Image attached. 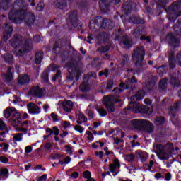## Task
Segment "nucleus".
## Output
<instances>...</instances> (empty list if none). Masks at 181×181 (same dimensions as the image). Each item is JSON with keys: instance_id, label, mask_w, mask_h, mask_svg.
Returning <instances> with one entry per match:
<instances>
[{"instance_id": "a19ab883", "label": "nucleus", "mask_w": 181, "mask_h": 181, "mask_svg": "<svg viewBox=\"0 0 181 181\" xmlns=\"http://www.w3.org/2000/svg\"><path fill=\"white\" fill-rule=\"evenodd\" d=\"M110 49H111V47L110 45H105L98 48V52L99 53H107V52H108Z\"/></svg>"}, {"instance_id": "2eb2a0df", "label": "nucleus", "mask_w": 181, "mask_h": 181, "mask_svg": "<svg viewBox=\"0 0 181 181\" xmlns=\"http://www.w3.org/2000/svg\"><path fill=\"white\" fill-rule=\"evenodd\" d=\"M27 108L30 114L35 115V114H39L40 112V108H39V106H37V105L33 103H28Z\"/></svg>"}, {"instance_id": "c9c22d12", "label": "nucleus", "mask_w": 181, "mask_h": 181, "mask_svg": "<svg viewBox=\"0 0 181 181\" xmlns=\"http://www.w3.org/2000/svg\"><path fill=\"white\" fill-rule=\"evenodd\" d=\"M167 86H168V78H164L160 81V83H159L160 90L163 91V90L166 89Z\"/></svg>"}, {"instance_id": "bb28decb", "label": "nucleus", "mask_w": 181, "mask_h": 181, "mask_svg": "<svg viewBox=\"0 0 181 181\" xmlns=\"http://www.w3.org/2000/svg\"><path fill=\"white\" fill-rule=\"evenodd\" d=\"M18 84L23 86L24 84H28L30 81V78L28 74H24L19 76L18 78Z\"/></svg>"}, {"instance_id": "5fc2aeb1", "label": "nucleus", "mask_w": 181, "mask_h": 181, "mask_svg": "<svg viewBox=\"0 0 181 181\" xmlns=\"http://www.w3.org/2000/svg\"><path fill=\"white\" fill-rule=\"evenodd\" d=\"M169 0H158V4H160L161 5V6H163V9H165L166 11V8H165V5H166V4H168Z\"/></svg>"}, {"instance_id": "6e6d98bb", "label": "nucleus", "mask_w": 181, "mask_h": 181, "mask_svg": "<svg viewBox=\"0 0 181 181\" xmlns=\"http://www.w3.org/2000/svg\"><path fill=\"white\" fill-rule=\"evenodd\" d=\"M43 8H45V4L42 2H40L37 6L36 9L40 12L41 11H43Z\"/></svg>"}, {"instance_id": "39448f33", "label": "nucleus", "mask_w": 181, "mask_h": 181, "mask_svg": "<svg viewBox=\"0 0 181 181\" xmlns=\"http://www.w3.org/2000/svg\"><path fill=\"white\" fill-rule=\"evenodd\" d=\"M153 148L154 152L157 153L158 158L162 159V160H168V159H169V153L175 149L173 144H167L164 146H162L161 144H155Z\"/></svg>"}, {"instance_id": "393cba45", "label": "nucleus", "mask_w": 181, "mask_h": 181, "mask_svg": "<svg viewBox=\"0 0 181 181\" xmlns=\"http://www.w3.org/2000/svg\"><path fill=\"white\" fill-rule=\"evenodd\" d=\"M101 28L112 29V28H114V23L109 19L103 18V22L101 23Z\"/></svg>"}, {"instance_id": "f704fd0d", "label": "nucleus", "mask_w": 181, "mask_h": 181, "mask_svg": "<svg viewBox=\"0 0 181 181\" xmlns=\"http://www.w3.org/2000/svg\"><path fill=\"white\" fill-rule=\"evenodd\" d=\"M42 60H43V52H38L35 54V64H40L42 63Z\"/></svg>"}, {"instance_id": "9b49d317", "label": "nucleus", "mask_w": 181, "mask_h": 181, "mask_svg": "<svg viewBox=\"0 0 181 181\" xmlns=\"http://www.w3.org/2000/svg\"><path fill=\"white\" fill-rule=\"evenodd\" d=\"M181 100H177L174 103L173 106L169 108V115H170L173 122H175V118L176 117V113L180 110Z\"/></svg>"}, {"instance_id": "69168bd1", "label": "nucleus", "mask_w": 181, "mask_h": 181, "mask_svg": "<svg viewBox=\"0 0 181 181\" xmlns=\"http://www.w3.org/2000/svg\"><path fill=\"white\" fill-rule=\"evenodd\" d=\"M33 40L35 43H39L40 42V35H36L33 37Z\"/></svg>"}, {"instance_id": "338daca9", "label": "nucleus", "mask_w": 181, "mask_h": 181, "mask_svg": "<svg viewBox=\"0 0 181 181\" xmlns=\"http://www.w3.org/2000/svg\"><path fill=\"white\" fill-rule=\"evenodd\" d=\"M57 115L54 114V113H52L51 114V117L53 119L54 122H57V121H59V119L57 118Z\"/></svg>"}, {"instance_id": "e2e57ef3", "label": "nucleus", "mask_w": 181, "mask_h": 181, "mask_svg": "<svg viewBox=\"0 0 181 181\" xmlns=\"http://www.w3.org/2000/svg\"><path fill=\"white\" fill-rule=\"evenodd\" d=\"M141 40H145L146 42H147L148 43H149V42H151V37H146L145 35H142L140 37Z\"/></svg>"}, {"instance_id": "ddd939ff", "label": "nucleus", "mask_w": 181, "mask_h": 181, "mask_svg": "<svg viewBox=\"0 0 181 181\" xmlns=\"http://www.w3.org/2000/svg\"><path fill=\"white\" fill-rule=\"evenodd\" d=\"M35 15H33L32 13H26L25 11L23 18L21 20L19 23H21L22 21H24L25 25H28V26H32V25L35 23Z\"/></svg>"}, {"instance_id": "b1692460", "label": "nucleus", "mask_w": 181, "mask_h": 181, "mask_svg": "<svg viewBox=\"0 0 181 181\" xmlns=\"http://www.w3.org/2000/svg\"><path fill=\"white\" fill-rule=\"evenodd\" d=\"M46 132L48 134V135L44 136V139H47V138H49V136H50L53 134L55 135V136H57V135H59V128H57V127H54L52 130L50 129V128H47Z\"/></svg>"}, {"instance_id": "cd10ccee", "label": "nucleus", "mask_w": 181, "mask_h": 181, "mask_svg": "<svg viewBox=\"0 0 181 181\" xmlns=\"http://www.w3.org/2000/svg\"><path fill=\"white\" fill-rule=\"evenodd\" d=\"M11 70H12V68L8 67L7 73L2 75V78L7 81V83L12 81V80L13 79V76H12V72L11 71Z\"/></svg>"}, {"instance_id": "f257e3e1", "label": "nucleus", "mask_w": 181, "mask_h": 181, "mask_svg": "<svg viewBox=\"0 0 181 181\" xmlns=\"http://www.w3.org/2000/svg\"><path fill=\"white\" fill-rule=\"evenodd\" d=\"M9 45L16 49L13 54L18 57H22L26 53H29L33 48V42L30 38H25L21 35L15 34L9 40Z\"/></svg>"}, {"instance_id": "9d476101", "label": "nucleus", "mask_w": 181, "mask_h": 181, "mask_svg": "<svg viewBox=\"0 0 181 181\" xmlns=\"http://www.w3.org/2000/svg\"><path fill=\"white\" fill-rule=\"evenodd\" d=\"M30 95L32 97H35L37 98H42L45 95L43 93V89H42L39 86H34L30 88L28 91Z\"/></svg>"}, {"instance_id": "f8f14e48", "label": "nucleus", "mask_w": 181, "mask_h": 181, "mask_svg": "<svg viewBox=\"0 0 181 181\" xmlns=\"http://www.w3.org/2000/svg\"><path fill=\"white\" fill-rule=\"evenodd\" d=\"M103 22V18L101 16H98L93 18L89 23V28L91 30H98L101 27V23Z\"/></svg>"}, {"instance_id": "49530a36", "label": "nucleus", "mask_w": 181, "mask_h": 181, "mask_svg": "<svg viewBox=\"0 0 181 181\" xmlns=\"http://www.w3.org/2000/svg\"><path fill=\"white\" fill-rule=\"evenodd\" d=\"M127 81L129 83V88H132V84H134V83H138L135 76H132V79H128Z\"/></svg>"}, {"instance_id": "2f4dec72", "label": "nucleus", "mask_w": 181, "mask_h": 181, "mask_svg": "<svg viewBox=\"0 0 181 181\" xmlns=\"http://www.w3.org/2000/svg\"><path fill=\"white\" fill-rule=\"evenodd\" d=\"M170 84L174 87H179L180 86V81L176 77V76L173 75L170 79Z\"/></svg>"}, {"instance_id": "20e7f679", "label": "nucleus", "mask_w": 181, "mask_h": 181, "mask_svg": "<svg viewBox=\"0 0 181 181\" xmlns=\"http://www.w3.org/2000/svg\"><path fill=\"white\" fill-rule=\"evenodd\" d=\"M132 124L139 131H143L146 134H152L155 131V126L149 120L135 119L132 120Z\"/></svg>"}, {"instance_id": "0e129e2a", "label": "nucleus", "mask_w": 181, "mask_h": 181, "mask_svg": "<svg viewBox=\"0 0 181 181\" xmlns=\"http://www.w3.org/2000/svg\"><path fill=\"white\" fill-rule=\"evenodd\" d=\"M64 163L65 165H67L69 163H70L71 160V158H70V156H67L66 158H64Z\"/></svg>"}, {"instance_id": "4d7b16f0", "label": "nucleus", "mask_w": 181, "mask_h": 181, "mask_svg": "<svg viewBox=\"0 0 181 181\" xmlns=\"http://www.w3.org/2000/svg\"><path fill=\"white\" fill-rule=\"evenodd\" d=\"M74 130L78 131V132H80V134H81V133H83V131H84V128H83V127H81L80 125H76L74 127Z\"/></svg>"}, {"instance_id": "13d9d810", "label": "nucleus", "mask_w": 181, "mask_h": 181, "mask_svg": "<svg viewBox=\"0 0 181 181\" xmlns=\"http://www.w3.org/2000/svg\"><path fill=\"white\" fill-rule=\"evenodd\" d=\"M83 177H85V179H90V177H91V173L88 170L83 172Z\"/></svg>"}, {"instance_id": "412c9836", "label": "nucleus", "mask_w": 181, "mask_h": 181, "mask_svg": "<svg viewBox=\"0 0 181 181\" xmlns=\"http://www.w3.org/2000/svg\"><path fill=\"white\" fill-rule=\"evenodd\" d=\"M62 108L66 112H71V110H73V102L71 100H64L62 103Z\"/></svg>"}, {"instance_id": "f3484780", "label": "nucleus", "mask_w": 181, "mask_h": 181, "mask_svg": "<svg viewBox=\"0 0 181 181\" xmlns=\"http://www.w3.org/2000/svg\"><path fill=\"white\" fill-rule=\"evenodd\" d=\"M169 67L172 70L176 67V59H175V50H171L168 55Z\"/></svg>"}, {"instance_id": "6e6552de", "label": "nucleus", "mask_w": 181, "mask_h": 181, "mask_svg": "<svg viewBox=\"0 0 181 181\" xmlns=\"http://www.w3.org/2000/svg\"><path fill=\"white\" fill-rule=\"evenodd\" d=\"M119 101H121V100L112 95L105 96L103 98V104L106 107L108 112H114V111H115L114 103H119Z\"/></svg>"}, {"instance_id": "ea45409f", "label": "nucleus", "mask_w": 181, "mask_h": 181, "mask_svg": "<svg viewBox=\"0 0 181 181\" xmlns=\"http://www.w3.org/2000/svg\"><path fill=\"white\" fill-rule=\"evenodd\" d=\"M168 71V66L162 65L157 69V73L162 76V74H165Z\"/></svg>"}, {"instance_id": "4be33fe9", "label": "nucleus", "mask_w": 181, "mask_h": 181, "mask_svg": "<svg viewBox=\"0 0 181 181\" xmlns=\"http://www.w3.org/2000/svg\"><path fill=\"white\" fill-rule=\"evenodd\" d=\"M69 19L71 25L74 28H76L78 25V18H77V11H72L69 15Z\"/></svg>"}, {"instance_id": "bf43d9fd", "label": "nucleus", "mask_w": 181, "mask_h": 181, "mask_svg": "<svg viewBox=\"0 0 181 181\" xmlns=\"http://www.w3.org/2000/svg\"><path fill=\"white\" fill-rule=\"evenodd\" d=\"M128 63V55H124L122 58V62H121V64L122 66L127 64Z\"/></svg>"}, {"instance_id": "1a4fd4ad", "label": "nucleus", "mask_w": 181, "mask_h": 181, "mask_svg": "<svg viewBox=\"0 0 181 181\" xmlns=\"http://www.w3.org/2000/svg\"><path fill=\"white\" fill-rule=\"evenodd\" d=\"M80 69H78V66H77V65L74 64H71L68 67V74H66V78L70 81H73L76 76H80Z\"/></svg>"}, {"instance_id": "c85d7f7f", "label": "nucleus", "mask_w": 181, "mask_h": 181, "mask_svg": "<svg viewBox=\"0 0 181 181\" xmlns=\"http://www.w3.org/2000/svg\"><path fill=\"white\" fill-rule=\"evenodd\" d=\"M155 84H156V76H152L151 80L148 81V82L146 85V87L148 90V91H152V90L155 88Z\"/></svg>"}, {"instance_id": "4468645a", "label": "nucleus", "mask_w": 181, "mask_h": 181, "mask_svg": "<svg viewBox=\"0 0 181 181\" xmlns=\"http://www.w3.org/2000/svg\"><path fill=\"white\" fill-rule=\"evenodd\" d=\"M168 43L170 46H173L174 49L175 47H177L179 45H180V41L179 40V38H177L173 33H169L168 35Z\"/></svg>"}, {"instance_id": "864d4df0", "label": "nucleus", "mask_w": 181, "mask_h": 181, "mask_svg": "<svg viewBox=\"0 0 181 181\" xmlns=\"http://www.w3.org/2000/svg\"><path fill=\"white\" fill-rule=\"evenodd\" d=\"M62 77V72H60L59 70L57 71L54 77L52 78L53 81H56L58 78H60Z\"/></svg>"}, {"instance_id": "aec40b11", "label": "nucleus", "mask_w": 181, "mask_h": 181, "mask_svg": "<svg viewBox=\"0 0 181 181\" xmlns=\"http://www.w3.org/2000/svg\"><path fill=\"white\" fill-rule=\"evenodd\" d=\"M55 8L57 9H67V1L66 0H55Z\"/></svg>"}, {"instance_id": "a18cd8bd", "label": "nucleus", "mask_w": 181, "mask_h": 181, "mask_svg": "<svg viewBox=\"0 0 181 181\" xmlns=\"http://www.w3.org/2000/svg\"><path fill=\"white\" fill-rule=\"evenodd\" d=\"M139 156L143 162H145L148 159V153L144 152H139Z\"/></svg>"}, {"instance_id": "473e14b6", "label": "nucleus", "mask_w": 181, "mask_h": 181, "mask_svg": "<svg viewBox=\"0 0 181 181\" xmlns=\"http://www.w3.org/2000/svg\"><path fill=\"white\" fill-rule=\"evenodd\" d=\"M132 36H134V37H139L141 35H142V29L141 26H139L136 28L134 30L132 31Z\"/></svg>"}, {"instance_id": "58836bf2", "label": "nucleus", "mask_w": 181, "mask_h": 181, "mask_svg": "<svg viewBox=\"0 0 181 181\" xmlns=\"http://www.w3.org/2000/svg\"><path fill=\"white\" fill-rule=\"evenodd\" d=\"M79 90L82 93H86V91H88V90H90V85L86 83H82L79 86Z\"/></svg>"}, {"instance_id": "5701e85b", "label": "nucleus", "mask_w": 181, "mask_h": 181, "mask_svg": "<svg viewBox=\"0 0 181 181\" xmlns=\"http://www.w3.org/2000/svg\"><path fill=\"white\" fill-rule=\"evenodd\" d=\"M99 6L102 12H107L110 8V2L108 0H100L99 1Z\"/></svg>"}, {"instance_id": "dca6fc26", "label": "nucleus", "mask_w": 181, "mask_h": 181, "mask_svg": "<svg viewBox=\"0 0 181 181\" xmlns=\"http://www.w3.org/2000/svg\"><path fill=\"white\" fill-rule=\"evenodd\" d=\"M6 32L3 35L4 42H7L8 39L12 36V32H13V28L10 26L9 24L6 23L5 25Z\"/></svg>"}, {"instance_id": "79ce46f5", "label": "nucleus", "mask_w": 181, "mask_h": 181, "mask_svg": "<svg viewBox=\"0 0 181 181\" xmlns=\"http://www.w3.org/2000/svg\"><path fill=\"white\" fill-rule=\"evenodd\" d=\"M41 77L45 83H49V73H47V71H44Z\"/></svg>"}, {"instance_id": "774afa93", "label": "nucleus", "mask_w": 181, "mask_h": 181, "mask_svg": "<svg viewBox=\"0 0 181 181\" xmlns=\"http://www.w3.org/2000/svg\"><path fill=\"white\" fill-rule=\"evenodd\" d=\"M47 179V174H45L39 177L37 181H45Z\"/></svg>"}, {"instance_id": "6ab92c4d", "label": "nucleus", "mask_w": 181, "mask_h": 181, "mask_svg": "<svg viewBox=\"0 0 181 181\" xmlns=\"http://www.w3.org/2000/svg\"><path fill=\"white\" fill-rule=\"evenodd\" d=\"M21 121H22V118H21V113L18 112V110H16L13 113L12 118L9 119V122H11L13 127H15V124H19Z\"/></svg>"}, {"instance_id": "7ed1b4c3", "label": "nucleus", "mask_w": 181, "mask_h": 181, "mask_svg": "<svg viewBox=\"0 0 181 181\" xmlns=\"http://www.w3.org/2000/svg\"><path fill=\"white\" fill-rule=\"evenodd\" d=\"M25 1L23 0H16L13 5V8L8 13V18L15 23H19L25 18Z\"/></svg>"}, {"instance_id": "72a5a7b5", "label": "nucleus", "mask_w": 181, "mask_h": 181, "mask_svg": "<svg viewBox=\"0 0 181 181\" xmlns=\"http://www.w3.org/2000/svg\"><path fill=\"white\" fill-rule=\"evenodd\" d=\"M123 11L126 15L129 13V11H131V6L129 5V1H124L122 6Z\"/></svg>"}, {"instance_id": "603ef678", "label": "nucleus", "mask_w": 181, "mask_h": 181, "mask_svg": "<svg viewBox=\"0 0 181 181\" xmlns=\"http://www.w3.org/2000/svg\"><path fill=\"white\" fill-rule=\"evenodd\" d=\"M113 87H114V81L112 80L108 81L106 86L107 90H112Z\"/></svg>"}, {"instance_id": "09e8293b", "label": "nucleus", "mask_w": 181, "mask_h": 181, "mask_svg": "<svg viewBox=\"0 0 181 181\" xmlns=\"http://www.w3.org/2000/svg\"><path fill=\"white\" fill-rule=\"evenodd\" d=\"M175 62L181 67V52H178L175 56Z\"/></svg>"}, {"instance_id": "a211bd4d", "label": "nucleus", "mask_w": 181, "mask_h": 181, "mask_svg": "<svg viewBox=\"0 0 181 181\" xmlns=\"http://www.w3.org/2000/svg\"><path fill=\"white\" fill-rule=\"evenodd\" d=\"M122 43L125 49H129L130 47H132V45H134L132 38L128 37L127 35L123 36L122 39Z\"/></svg>"}, {"instance_id": "680f3d73", "label": "nucleus", "mask_w": 181, "mask_h": 181, "mask_svg": "<svg viewBox=\"0 0 181 181\" xmlns=\"http://www.w3.org/2000/svg\"><path fill=\"white\" fill-rule=\"evenodd\" d=\"M0 162H2L3 163H8L9 162V159L5 156H1Z\"/></svg>"}, {"instance_id": "a878e982", "label": "nucleus", "mask_w": 181, "mask_h": 181, "mask_svg": "<svg viewBox=\"0 0 181 181\" xmlns=\"http://www.w3.org/2000/svg\"><path fill=\"white\" fill-rule=\"evenodd\" d=\"M117 168L119 169V168H121V164H119V160H118V158H115L113 160V163L110 164L109 165V170H110L112 173H114Z\"/></svg>"}, {"instance_id": "c756f323", "label": "nucleus", "mask_w": 181, "mask_h": 181, "mask_svg": "<svg viewBox=\"0 0 181 181\" xmlns=\"http://www.w3.org/2000/svg\"><path fill=\"white\" fill-rule=\"evenodd\" d=\"M17 111L16 109L13 108V107H7L5 110H4V117L8 119L9 118V117H11V115H13L14 112Z\"/></svg>"}, {"instance_id": "8fccbe9b", "label": "nucleus", "mask_w": 181, "mask_h": 181, "mask_svg": "<svg viewBox=\"0 0 181 181\" xmlns=\"http://www.w3.org/2000/svg\"><path fill=\"white\" fill-rule=\"evenodd\" d=\"M126 160L127 162H134L135 160V156L133 153L129 154L126 156Z\"/></svg>"}, {"instance_id": "37998d69", "label": "nucleus", "mask_w": 181, "mask_h": 181, "mask_svg": "<svg viewBox=\"0 0 181 181\" xmlns=\"http://www.w3.org/2000/svg\"><path fill=\"white\" fill-rule=\"evenodd\" d=\"M96 110L98 112H99L100 117H105V115L107 114V111H105V110L101 107H98Z\"/></svg>"}, {"instance_id": "e433bc0d", "label": "nucleus", "mask_w": 181, "mask_h": 181, "mask_svg": "<svg viewBox=\"0 0 181 181\" xmlns=\"http://www.w3.org/2000/svg\"><path fill=\"white\" fill-rule=\"evenodd\" d=\"M10 1L11 0H0V8H2L4 11H6L8 6H9Z\"/></svg>"}, {"instance_id": "0eeeda50", "label": "nucleus", "mask_w": 181, "mask_h": 181, "mask_svg": "<svg viewBox=\"0 0 181 181\" xmlns=\"http://www.w3.org/2000/svg\"><path fill=\"white\" fill-rule=\"evenodd\" d=\"M181 8V0H177L172 3L168 7V10L165 9L167 13H169L168 19L170 22H175L177 19V13L176 11Z\"/></svg>"}, {"instance_id": "c03bdc74", "label": "nucleus", "mask_w": 181, "mask_h": 181, "mask_svg": "<svg viewBox=\"0 0 181 181\" xmlns=\"http://www.w3.org/2000/svg\"><path fill=\"white\" fill-rule=\"evenodd\" d=\"M155 122L157 125H162L165 122V118L162 117H156Z\"/></svg>"}, {"instance_id": "423d86ee", "label": "nucleus", "mask_w": 181, "mask_h": 181, "mask_svg": "<svg viewBox=\"0 0 181 181\" xmlns=\"http://www.w3.org/2000/svg\"><path fill=\"white\" fill-rule=\"evenodd\" d=\"M132 59L135 62V65L138 69H141L146 63L144 64V59L145 57V49L144 47L140 46L134 49L132 55Z\"/></svg>"}, {"instance_id": "f03ea898", "label": "nucleus", "mask_w": 181, "mask_h": 181, "mask_svg": "<svg viewBox=\"0 0 181 181\" xmlns=\"http://www.w3.org/2000/svg\"><path fill=\"white\" fill-rule=\"evenodd\" d=\"M144 95L145 92L143 90H140L134 95L132 96L130 98L131 102L127 110L128 111H132V112L136 114L138 112H141V114H152L151 107H148L145 105H140L139 103H136V101L142 100Z\"/></svg>"}, {"instance_id": "3c124183", "label": "nucleus", "mask_w": 181, "mask_h": 181, "mask_svg": "<svg viewBox=\"0 0 181 181\" xmlns=\"http://www.w3.org/2000/svg\"><path fill=\"white\" fill-rule=\"evenodd\" d=\"M23 134H22V133H17V134H16L14 136H13V139L15 140V141H22V136H23Z\"/></svg>"}, {"instance_id": "4c0bfd02", "label": "nucleus", "mask_w": 181, "mask_h": 181, "mask_svg": "<svg viewBox=\"0 0 181 181\" xmlns=\"http://www.w3.org/2000/svg\"><path fill=\"white\" fill-rule=\"evenodd\" d=\"M131 21H132L133 23H136V24H141V25H144V23H145V21L141 18H138V17H131L130 18Z\"/></svg>"}, {"instance_id": "052dcab7", "label": "nucleus", "mask_w": 181, "mask_h": 181, "mask_svg": "<svg viewBox=\"0 0 181 181\" xmlns=\"http://www.w3.org/2000/svg\"><path fill=\"white\" fill-rule=\"evenodd\" d=\"M4 129H6V125L2 121V119H0V131H4Z\"/></svg>"}, {"instance_id": "de8ad7c7", "label": "nucleus", "mask_w": 181, "mask_h": 181, "mask_svg": "<svg viewBox=\"0 0 181 181\" xmlns=\"http://www.w3.org/2000/svg\"><path fill=\"white\" fill-rule=\"evenodd\" d=\"M103 76H105V77H108V76H110V71L108 70V69H105V70L99 72V77H101Z\"/></svg>"}, {"instance_id": "7c9ffc66", "label": "nucleus", "mask_w": 181, "mask_h": 181, "mask_svg": "<svg viewBox=\"0 0 181 181\" xmlns=\"http://www.w3.org/2000/svg\"><path fill=\"white\" fill-rule=\"evenodd\" d=\"M3 59L6 63H8V64H12L13 63V55L6 53L3 56Z\"/></svg>"}]
</instances>
